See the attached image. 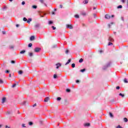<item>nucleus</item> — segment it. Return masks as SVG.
Listing matches in <instances>:
<instances>
[{"instance_id": "11", "label": "nucleus", "mask_w": 128, "mask_h": 128, "mask_svg": "<svg viewBox=\"0 0 128 128\" xmlns=\"http://www.w3.org/2000/svg\"><path fill=\"white\" fill-rule=\"evenodd\" d=\"M9 48H10V50H14V46L11 45L9 46Z\"/></svg>"}, {"instance_id": "57", "label": "nucleus", "mask_w": 128, "mask_h": 128, "mask_svg": "<svg viewBox=\"0 0 128 128\" xmlns=\"http://www.w3.org/2000/svg\"><path fill=\"white\" fill-rule=\"evenodd\" d=\"M76 82L77 84L78 83V82H80V80H76Z\"/></svg>"}, {"instance_id": "4", "label": "nucleus", "mask_w": 128, "mask_h": 128, "mask_svg": "<svg viewBox=\"0 0 128 128\" xmlns=\"http://www.w3.org/2000/svg\"><path fill=\"white\" fill-rule=\"evenodd\" d=\"M48 100H50V98L48 97L46 98L44 100V102H48Z\"/></svg>"}, {"instance_id": "16", "label": "nucleus", "mask_w": 128, "mask_h": 128, "mask_svg": "<svg viewBox=\"0 0 128 128\" xmlns=\"http://www.w3.org/2000/svg\"><path fill=\"white\" fill-rule=\"evenodd\" d=\"M119 96H122V98H124V94H122V93H120L119 94Z\"/></svg>"}, {"instance_id": "48", "label": "nucleus", "mask_w": 128, "mask_h": 128, "mask_svg": "<svg viewBox=\"0 0 128 128\" xmlns=\"http://www.w3.org/2000/svg\"><path fill=\"white\" fill-rule=\"evenodd\" d=\"M116 90H120V86H118L116 87Z\"/></svg>"}, {"instance_id": "1", "label": "nucleus", "mask_w": 128, "mask_h": 128, "mask_svg": "<svg viewBox=\"0 0 128 128\" xmlns=\"http://www.w3.org/2000/svg\"><path fill=\"white\" fill-rule=\"evenodd\" d=\"M42 48H36L34 50V52H40Z\"/></svg>"}, {"instance_id": "51", "label": "nucleus", "mask_w": 128, "mask_h": 128, "mask_svg": "<svg viewBox=\"0 0 128 128\" xmlns=\"http://www.w3.org/2000/svg\"><path fill=\"white\" fill-rule=\"evenodd\" d=\"M44 4L45 6H48V5H46V4L44 2L43 3Z\"/></svg>"}, {"instance_id": "47", "label": "nucleus", "mask_w": 128, "mask_h": 128, "mask_svg": "<svg viewBox=\"0 0 128 128\" xmlns=\"http://www.w3.org/2000/svg\"><path fill=\"white\" fill-rule=\"evenodd\" d=\"M6 74H8V72H10V71L7 70L6 71Z\"/></svg>"}, {"instance_id": "13", "label": "nucleus", "mask_w": 128, "mask_h": 128, "mask_svg": "<svg viewBox=\"0 0 128 128\" xmlns=\"http://www.w3.org/2000/svg\"><path fill=\"white\" fill-rule=\"evenodd\" d=\"M84 4H86L88 3V0H85L84 2H83Z\"/></svg>"}, {"instance_id": "53", "label": "nucleus", "mask_w": 128, "mask_h": 128, "mask_svg": "<svg viewBox=\"0 0 128 128\" xmlns=\"http://www.w3.org/2000/svg\"><path fill=\"white\" fill-rule=\"evenodd\" d=\"M26 101H24V102H23V103H22V104H26Z\"/></svg>"}, {"instance_id": "14", "label": "nucleus", "mask_w": 128, "mask_h": 128, "mask_svg": "<svg viewBox=\"0 0 128 128\" xmlns=\"http://www.w3.org/2000/svg\"><path fill=\"white\" fill-rule=\"evenodd\" d=\"M28 55L30 56H34V54L32 52H29Z\"/></svg>"}, {"instance_id": "12", "label": "nucleus", "mask_w": 128, "mask_h": 128, "mask_svg": "<svg viewBox=\"0 0 128 128\" xmlns=\"http://www.w3.org/2000/svg\"><path fill=\"white\" fill-rule=\"evenodd\" d=\"M18 74H24V72H22V70H20L18 72Z\"/></svg>"}, {"instance_id": "45", "label": "nucleus", "mask_w": 128, "mask_h": 128, "mask_svg": "<svg viewBox=\"0 0 128 128\" xmlns=\"http://www.w3.org/2000/svg\"><path fill=\"white\" fill-rule=\"evenodd\" d=\"M26 4V2H24V1H23L22 2V4L24 6V4Z\"/></svg>"}, {"instance_id": "62", "label": "nucleus", "mask_w": 128, "mask_h": 128, "mask_svg": "<svg viewBox=\"0 0 128 128\" xmlns=\"http://www.w3.org/2000/svg\"><path fill=\"white\" fill-rule=\"evenodd\" d=\"M4 8L6 9L7 7L5 6H4Z\"/></svg>"}, {"instance_id": "2", "label": "nucleus", "mask_w": 128, "mask_h": 128, "mask_svg": "<svg viewBox=\"0 0 128 128\" xmlns=\"http://www.w3.org/2000/svg\"><path fill=\"white\" fill-rule=\"evenodd\" d=\"M66 26L67 28H70V30H72V28H74V27H72V24H67L66 25Z\"/></svg>"}, {"instance_id": "34", "label": "nucleus", "mask_w": 128, "mask_h": 128, "mask_svg": "<svg viewBox=\"0 0 128 128\" xmlns=\"http://www.w3.org/2000/svg\"><path fill=\"white\" fill-rule=\"evenodd\" d=\"M121 20H122L123 22L124 21V16H122V17H121Z\"/></svg>"}, {"instance_id": "50", "label": "nucleus", "mask_w": 128, "mask_h": 128, "mask_svg": "<svg viewBox=\"0 0 128 128\" xmlns=\"http://www.w3.org/2000/svg\"><path fill=\"white\" fill-rule=\"evenodd\" d=\"M2 34H6V32L3 31V32H2Z\"/></svg>"}, {"instance_id": "21", "label": "nucleus", "mask_w": 128, "mask_h": 128, "mask_svg": "<svg viewBox=\"0 0 128 128\" xmlns=\"http://www.w3.org/2000/svg\"><path fill=\"white\" fill-rule=\"evenodd\" d=\"M124 120L126 122H128V118H124Z\"/></svg>"}, {"instance_id": "38", "label": "nucleus", "mask_w": 128, "mask_h": 128, "mask_svg": "<svg viewBox=\"0 0 128 128\" xmlns=\"http://www.w3.org/2000/svg\"><path fill=\"white\" fill-rule=\"evenodd\" d=\"M66 92H70V89H66Z\"/></svg>"}, {"instance_id": "9", "label": "nucleus", "mask_w": 128, "mask_h": 128, "mask_svg": "<svg viewBox=\"0 0 128 128\" xmlns=\"http://www.w3.org/2000/svg\"><path fill=\"white\" fill-rule=\"evenodd\" d=\"M84 126H90V123H86L84 124Z\"/></svg>"}, {"instance_id": "52", "label": "nucleus", "mask_w": 128, "mask_h": 128, "mask_svg": "<svg viewBox=\"0 0 128 128\" xmlns=\"http://www.w3.org/2000/svg\"><path fill=\"white\" fill-rule=\"evenodd\" d=\"M66 54H68V50H66Z\"/></svg>"}, {"instance_id": "33", "label": "nucleus", "mask_w": 128, "mask_h": 128, "mask_svg": "<svg viewBox=\"0 0 128 128\" xmlns=\"http://www.w3.org/2000/svg\"><path fill=\"white\" fill-rule=\"evenodd\" d=\"M23 20H24V22H26V20H28V19H26V18H23Z\"/></svg>"}, {"instance_id": "30", "label": "nucleus", "mask_w": 128, "mask_h": 128, "mask_svg": "<svg viewBox=\"0 0 128 128\" xmlns=\"http://www.w3.org/2000/svg\"><path fill=\"white\" fill-rule=\"evenodd\" d=\"M54 78H58V76H56V74H54Z\"/></svg>"}, {"instance_id": "64", "label": "nucleus", "mask_w": 128, "mask_h": 128, "mask_svg": "<svg viewBox=\"0 0 128 128\" xmlns=\"http://www.w3.org/2000/svg\"><path fill=\"white\" fill-rule=\"evenodd\" d=\"M114 15H112L111 18H114Z\"/></svg>"}, {"instance_id": "39", "label": "nucleus", "mask_w": 128, "mask_h": 128, "mask_svg": "<svg viewBox=\"0 0 128 128\" xmlns=\"http://www.w3.org/2000/svg\"><path fill=\"white\" fill-rule=\"evenodd\" d=\"M75 18H79L78 14L75 15Z\"/></svg>"}, {"instance_id": "18", "label": "nucleus", "mask_w": 128, "mask_h": 128, "mask_svg": "<svg viewBox=\"0 0 128 128\" xmlns=\"http://www.w3.org/2000/svg\"><path fill=\"white\" fill-rule=\"evenodd\" d=\"M39 2L42 4H44V0H39Z\"/></svg>"}, {"instance_id": "15", "label": "nucleus", "mask_w": 128, "mask_h": 128, "mask_svg": "<svg viewBox=\"0 0 128 128\" xmlns=\"http://www.w3.org/2000/svg\"><path fill=\"white\" fill-rule=\"evenodd\" d=\"M30 22H32V18H29V19L27 20L28 24H30Z\"/></svg>"}, {"instance_id": "20", "label": "nucleus", "mask_w": 128, "mask_h": 128, "mask_svg": "<svg viewBox=\"0 0 128 128\" xmlns=\"http://www.w3.org/2000/svg\"><path fill=\"white\" fill-rule=\"evenodd\" d=\"M109 114L111 118H114V115H112V112H110Z\"/></svg>"}, {"instance_id": "3", "label": "nucleus", "mask_w": 128, "mask_h": 128, "mask_svg": "<svg viewBox=\"0 0 128 128\" xmlns=\"http://www.w3.org/2000/svg\"><path fill=\"white\" fill-rule=\"evenodd\" d=\"M105 18L106 20H110V16L108 14H106L105 15Z\"/></svg>"}, {"instance_id": "24", "label": "nucleus", "mask_w": 128, "mask_h": 128, "mask_svg": "<svg viewBox=\"0 0 128 128\" xmlns=\"http://www.w3.org/2000/svg\"><path fill=\"white\" fill-rule=\"evenodd\" d=\"M122 5H120L118 6V8H122Z\"/></svg>"}, {"instance_id": "32", "label": "nucleus", "mask_w": 128, "mask_h": 128, "mask_svg": "<svg viewBox=\"0 0 128 128\" xmlns=\"http://www.w3.org/2000/svg\"><path fill=\"white\" fill-rule=\"evenodd\" d=\"M15 86H16V84H14L12 86V88H15Z\"/></svg>"}, {"instance_id": "31", "label": "nucleus", "mask_w": 128, "mask_h": 128, "mask_svg": "<svg viewBox=\"0 0 128 128\" xmlns=\"http://www.w3.org/2000/svg\"><path fill=\"white\" fill-rule=\"evenodd\" d=\"M124 82L126 83H128V80H126V78H124Z\"/></svg>"}, {"instance_id": "35", "label": "nucleus", "mask_w": 128, "mask_h": 128, "mask_svg": "<svg viewBox=\"0 0 128 128\" xmlns=\"http://www.w3.org/2000/svg\"><path fill=\"white\" fill-rule=\"evenodd\" d=\"M52 24V20L49 21V22H48L49 24Z\"/></svg>"}, {"instance_id": "58", "label": "nucleus", "mask_w": 128, "mask_h": 128, "mask_svg": "<svg viewBox=\"0 0 128 128\" xmlns=\"http://www.w3.org/2000/svg\"><path fill=\"white\" fill-rule=\"evenodd\" d=\"M60 8H62V5H60Z\"/></svg>"}, {"instance_id": "10", "label": "nucleus", "mask_w": 128, "mask_h": 128, "mask_svg": "<svg viewBox=\"0 0 128 128\" xmlns=\"http://www.w3.org/2000/svg\"><path fill=\"white\" fill-rule=\"evenodd\" d=\"M72 60L71 59H69L68 60V61L65 64L66 66V64H70V62Z\"/></svg>"}, {"instance_id": "17", "label": "nucleus", "mask_w": 128, "mask_h": 128, "mask_svg": "<svg viewBox=\"0 0 128 128\" xmlns=\"http://www.w3.org/2000/svg\"><path fill=\"white\" fill-rule=\"evenodd\" d=\"M28 48H32V44L30 43L28 45Z\"/></svg>"}, {"instance_id": "26", "label": "nucleus", "mask_w": 128, "mask_h": 128, "mask_svg": "<svg viewBox=\"0 0 128 128\" xmlns=\"http://www.w3.org/2000/svg\"><path fill=\"white\" fill-rule=\"evenodd\" d=\"M32 8H38V6H32Z\"/></svg>"}, {"instance_id": "49", "label": "nucleus", "mask_w": 128, "mask_h": 128, "mask_svg": "<svg viewBox=\"0 0 128 128\" xmlns=\"http://www.w3.org/2000/svg\"><path fill=\"white\" fill-rule=\"evenodd\" d=\"M34 106H36V104H34L33 105V107L34 108Z\"/></svg>"}, {"instance_id": "23", "label": "nucleus", "mask_w": 128, "mask_h": 128, "mask_svg": "<svg viewBox=\"0 0 128 128\" xmlns=\"http://www.w3.org/2000/svg\"><path fill=\"white\" fill-rule=\"evenodd\" d=\"M40 24H36L35 26V28H40Z\"/></svg>"}, {"instance_id": "25", "label": "nucleus", "mask_w": 128, "mask_h": 128, "mask_svg": "<svg viewBox=\"0 0 128 128\" xmlns=\"http://www.w3.org/2000/svg\"><path fill=\"white\" fill-rule=\"evenodd\" d=\"M80 72H86V69H82L80 70Z\"/></svg>"}, {"instance_id": "40", "label": "nucleus", "mask_w": 128, "mask_h": 128, "mask_svg": "<svg viewBox=\"0 0 128 128\" xmlns=\"http://www.w3.org/2000/svg\"><path fill=\"white\" fill-rule=\"evenodd\" d=\"M22 128H26V124H22Z\"/></svg>"}, {"instance_id": "28", "label": "nucleus", "mask_w": 128, "mask_h": 128, "mask_svg": "<svg viewBox=\"0 0 128 128\" xmlns=\"http://www.w3.org/2000/svg\"><path fill=\"white\" fill-rule=\"evenodd\" d=\"M108 46H112V42H109L108 43Z\"/></svg>"}, {"instance_id": "54", "label": "nucleus", "mask_w": 128, "mask_h": 128, "mask_svg": "<svg viewBox=\"0 0 128 128\" xmlns=\"http://www.w3.org/2000/svg\"><path fill=\"white\" fill-rule=\"evenodd\" d=\"M16 28H18L20 26V25L18 24H16Z\"/></svg>"}, {"instance_id": "37", "label": "nucleus", "mask_w": 128, "mask_h": 128, "mask_svg": "<svg viewBox=\"0 0 128 128\" xmlns=\"http://www.w3.org/2000/svg\"><path fill=\"white\" fill-rule=\"evenodd\" d=\"M62 100V98H60V97H58V98H57V100Z\"/></svg>"}, {"instance_id": "61", "label": "nucleus", "mask_w": 128, "mask_h": 128, "mask_svg": "<svg viewBox=\"0 0 128 128\" xmlns=\"http://www.w3.org/2000/svg\"><path fill=\"white\" fill-rule=\"evenodd\" d=\"M99 52H100V54H102V50H100Z\"/></svg>"}, {"instance_id": "41", "label": "nucleus", "mask_w": 128, "mask_h": 128, "mask_svg": "<svg viewBox=\"0 0 128 128\" xmlns=\"http://www.w3.org/2000/svg\"><path fill=\"white\" fill-rule=\"evenodd\" d=\"M121 2H122L123 4H124V2H126V0H121Z\"/></svg>"}, {"instance_id": "36", "label": "nucleus", "mask_w": 128, "mask_h": 128, "mask_svg": "<svg viewBox=\"0 0 128 128\" xmlns=\"http://www.w3.org/2000/svg\"><path fill=\"white\" fill-rule=\"evenodd\" d=\"M28 124L29 126H32V122H29Z\"/></svg>"}, {"instance_id": "5", "label": "nucleus", "mask_w": 128, "mask_h": 128, "mask_svg": "<svg viewBox=\"0 0 128 128\" xmlns=\"http://www.w3.org/2000/svg\"><path fill=\"white\" fill-rule=\"evenodd\" d=\"M56 68H58L60 66H62V64H60V63H58L57 64H56Z\"/></svg>"}, {"instance_id": "46", "label": "nucleus", "mask_w": 128, "mask_h": 128, "mask_svg": "<svg viewBox=\"0 0 128 128\" xmlns=\"http://www.w3.org/2000/svg\"><path fill=\"white\" fill-rule=\"evenodd\" d=\"M44 16H46V14H44V16L40 15V18H44Z\"/></svg>"}, {"instance_id": "22", "label": "nucleus", "mask_w": 128, "mask_h": 128, "mask_svg": "<svg viewBox=\"0 0 128 128\" xmlns=\"http://www.w3.org/2000/svg\"><path fill=\"white\" fill-rule=\"evenodd\" d=\"M84 62V59L80 58L79 60V62Z\"/></svg>"}, {"instance_id": "6", "label": "nucleus", "mask_w": 128, "mask_h": 128, "mask_svg": "<svg viewBox=\"0 0 128 128\" xmlns=\"http://www.w3.org/2000/svg\"><path fill=\"white\" fill-rule=\"evenodd\" d=\"M108 40L109 42H114V38H112L111 36H110L109 38H108Z\"/></svg>"}, {"instance_id": "56", "label": "nucleus", "mask_w": 128, "mask_h": 128, "mask_svg": "<svg viewBox=\"0 0 128 128\" xmlns=\"http://www.w3.org/2000/svg\"><path fill=\"white\" fill-rule=\"evenodd\" d=\"M5 128H10L8 127V126H5Z\"/></svg>"}, {"instance_id": "8", "label": "nucleus", "mask_w": 128, "mask_h": 128, "mask_svg": "<svg viewBox=\"0 0 128 128\" xmlns=\"http://www.w3.org/2000/svg\"><path fill=\"white\" fill-rule=\"evenodd\" d=\"M35 37L32 36L30 37V40H34Z\"/></svg>"}, {"instance_id": "59", "label": "nucleus", "mask_w": 128, "mask_h": 128, "mask_svg": "<svg viewBox=\"0 0 128 128\" xmlns=\"http://www.w3.org/2000/svg\"><path fill=\"white\" fill-rule=\"evenodd\" d=\"M82 14L83 16H86V12L82 13Z\"/></svg>"}, {"instance_id": "7", "label": "nucleus", "mask_w": 128, "mask_h": 128, "mask_svg": "<svg viewBox=\"0 0 128 128\" xmlns=\"http://www.w3.org/2000/svg\"><path fill=\"white\" fill-rule=\"evenodd\" d=\"M6 98H3L2 99V104H4L6 102Z\"/></svg>"}, {"instance_id": "60", "label": "nucleus", "mask_w": 128, "mask_h": 128, "mask_svg": "<svg viewBox=\"0 0 128 128\" xmlns=\"http://www.w3.org/2000/svg\"><path fill=\"white\" fill-rule=\"evenodd\" d=\"M9 78H12V74H9Z\"/></svg>"}, {"instance_id": "55", "label": "nucleus", "mask_w": 128, "mask_h": 128, "mask_svg": "<svg viewBox=\"0 0 128 128\" xmlns=\"http://www.w3.org/2000/svg\"><path fill=\"white\" fill-rule=\"evenodd\" d=\"M52 14H56V13L54 12H52Z\"/></svg>"}, {"instance_id": "63", "label": "nucleus", "mask_w": 128, "mask_h": 128, "mask_svg": "<svg viewBox=\"0 0 128 128\" xmlns=\"http://www.w3.org/2000/svg\"><path fill=\"white\" fill-rule=\"evenodd\" d=\"M2 124H0V128H2Z\"/></svg>"}, {"instance_id": "42", "label": "nucleus", "mask_w": 128, "mask_h": 128, "mask_svg": "<svg viewBox=\"0 0 128 128\" xmlns=\"http://www.w3.org/2000/svg\"><path fill=\"white\" fill-rule=\"evenodd\" d=\"M11 62H12V64H15L16 62H14V60H12Z\"/></svg>"}, {"instance_id": "29", "label": "nucleus", "mask_w": 128, "mask_h": 128, "mask_svg": "<svg viewBox=\"0 0 128 128\" xmlns=\"http://www.w3.org/2000/svg\"><path fill=\"white\" fill-rule=\"evenodd\" d=\"M72 68H74V67L76 66V64H72Z\"/></svg>"}, {"instance_id": "19", "label": "nucleus", "mask_w": 128, "mask_h": 128, "mask_svg": "<svg viewBox=\"0 0 128 128\" xmlns=\"http://www.w3.org/2000/svg\"><path fill=\"white\" fill-rule=\"evenodd\" d=\"M24 52H26V50H23L20 51V54H24Z\"/></svg>"}, {"instance_id": "44", "label": "nucleus", "mask_w": 128, "mask_h": 128, "mask_svg": "<svg viewBox=\"0 0 128 128\" xmlns=\"http://www.w3.org/2000/svg\"><path fill=\"white\" fill-rule=\"evenodd\" d=\"M52 28L54 30H56V27L52 26Z\"/></svg>"}, {"instance_id": "27", "label": "nucleus", "mask_w": 128, "mask_h": 128, "mask_svg": "<svg viewBox=\"0 0 128 128\" xmlns=\"http://www.w3.org/2000/svg\"><path fill=\"white\" fill-rule=\"evenodd\" d=\"M4 84V81L2 79H0V84Z\"/></svg>"}, {"instance_id": "43", "label": "nucleus", "mask_w": 128, "mask_h": 128, "mask_svg": "<svg viewBox=\"0 0 128 128\" xmlns=\"http://www.w3.org/2000/svg\"><path fill=\"white\" fill-rule=\"evenodd\" d=\"M116 128H122V126H120L118 125V126L116 127Z\"/></svg>"}]
</instances>
